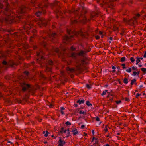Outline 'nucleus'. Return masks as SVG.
Returning a JSON list of instances; mask_svg holds the SVG:
<instances>
[{
	"instance_id": "nucleus-38",
	"label": "nucleus",
	"mask_w": 146,
	"mask_h": 146,
	"mask_svg": "<svg viewBox=\"0 0 146 146\" xmlns=\"http://www.w3.org/2000/svg\"><path fill=\"white\" fill-rule=\"evenodd\" d=\"M121 66H122V68L123 69L126 68V67L125 66V64L124 63L122 64Z\"/></svg>"
},
{
	"instance_id": "nucleus-5",
	"label": "nucleus",
	"mask_w": 146,
	"mask_h": 146,
	"mask_svg": "<svg viewBox=\"0 0 146 146\" xmlns=\"http://www.w3.org/2000/svg\"><path fill=\"white\" fill-rule=\"evenodd\" d=\"M140 17V14H137L130 20H128L125 18H124L123 21L128 24L133 26L137 23V20Z\"/></svg>"
},
{
	"instance_id": "nucleus-31",
	"label": "nucleus",
	"mask_w": 146,
	"mask_h": 146,
	"mask_svg": "<svg viewBox=\"0 0 146 146\" xmlns=\"http://www.w3.org/2000/svg\"><path fill=\"white\" fill-rule=\"evenodd\" d=\"M109 128L108 126L107 125H106L105 127L104 131L106 132H107L108 131V128Z\"/></svg>"
},
{
	"instance_id": "nucleus-56",
	"label": "nucleus",
	"mask_w": 146,
	"mask_h": 146,
	"mask_svg": "<svg viewBox=\"0 0 146 146\" xmlns=\"http://www.w3.org/2000/svg\"><path fill=\"white\" fill-rule=\"evenodd\" d=\"M95 37V38H96V39H98L100 38V36L98 35L96 36Z\"/></svg>"
},
{
	"instance_id": "nucleus-64",
	"label": "nucleus",
	"mask_w": 146,
	"mask_h": 146,
	"mask_svg": "<svg viewBox=\"0 0 146 146\" xmlns=\"http://www.w3.org/2000/svg\"><path fill=\"white\" fill-rule=\"evenodd\" d=\"M65 110V108L63 107H61V110Z\"/></svg>"
},
{
	"instance_id": "nucleus-16",
	"label": "nucleus",
	"mask_w": 146,
	"mask_h": 146,
	"mask_svg": "<svg viewBox=\"0 0 146 146\" xmlns=\"http://www.w3.org/2000/svg\"><path fill=\"white\" fill-rule=\"evenodd\" d=\"M17 64L13 60H10L8 63V65L12 66L14 65H17Z\"/></svg>"
},
{
	"instance_id": "nucleus-20",
	"label": "nucleus",
	"mask_w": 146,
	"mask_h": 146,
	"mask_svg": "<svg viewBox=\"0 0 146 146\" xmlns=\"http://www.w3.org/2000/svg\"><path fill=\"white\" fill-rule=\"evenodd\" d=\"M72 132H73V135H76L78 133V131L76 128H75L72 131Z\"/></svg>"
},
{
	"instance_id": "nucleus-55",
	"label": "nucleus",
	"mask_w": 146,
	"mask_h": 146,
	"mask_svg": "<svg viewBox=\"0 0 146 146\" xmlns=\"http://www.w3.org/2000/svg\"><path fill=\"white\" fill-rule=\"evenodd\" d=\"M109 39L110 40V41H109V42L110 43L111 42V41L113 40V38L111 37H110L109 38Z\"/></svg>"
},
{
	"instance_id": "nucleus-40",
	"label": "nucleus",
	"mask_w": 146,
	"mask_h": 146,
	"mask_svg": "<svg viewBox=\"0 0 146 146\" xmlns=\"http://www.w3.org/2000/svg\"><path fill=\"white\" fill-rule=\"evenodd\" d=\"M65 124L66 125H71V123L69 121L66 122Z\"/></svg>"
},
{
	"instance_id": "nucleus-48",
	"label": "nucleus",
	"mask_w": 146,
	"mask_h": 146,
	"mask_svg": "<svg viewBox=\"0 0 146 146\" xmlns=\"http://www.w3.org/2000/svg\"><path fill=\"white\" fill-rule=\"evenodd\" d=\"M132 69L133 70H135L136 71H138V69L135 68L134 66H133L132 67Z\"/></svg>"
},
{
	"instance_id": "nucleus-47",
	"label": "nucleus",
	"mask_w": 146,
	"mask_h": 146,
	"mask_svg": "<svg viewBox=\"0 0 146 146\" xmlns=\"http://www.w3.org/2000/svg\"><path fill=\"white\" fill-rule=\"evenodd\" d=\"M77 21L76 20H74L72 21V23L73 24H74L77 23Z\"/></svg>"
},
{
	"instance_id": "nucleus-46",
	"label": "nucleus",
	"mask_w": 146,
	"mask_h": 146,
	"mask_svg": "<svg viewBox=\"0 0 146 146\" xmlns=\"http://www.w3.org/2000/svg\"><path fill=\"white\" fill-rule=\"evenodd\" d=\"M67 134V135L66 137V138H68L69 136L70 135V131L68 132Z\"/></svg>"
},
{
	"instance_id": "nucleus-52",
	"label": "nucleus",
	"mask_w": 146,
	"mask_h": 146,
	"mask_svg": "<svg viewBox=\"0 0 146 146\" xmlns=\"http://www.w3.org/2000/svg\"><path fill=\"white\" fill-rule=\"evenodd\" d=\"M79 113L80 114H84L85 113V112H84V111H82V110H80L79 111Z\"/></svg>"
},
{
	"instance_id": "nucleus-22",
	"label": "nucleus",
	"mask_w": 146,
	"mask_h": 146,
	"mask_svg": "<svg viewBox=\"0 0 146 146\" xmlns=\"http://www.w3.org/2000/svg\"><path fill=\"white\" fill-rule=\"evenodd\" d=\"M81 62L80 64L82 65H83L85 64H87V62H86L85 59H83L81 60Z\"/></svg>"
},
{
	"instance_id": "nucleus-25",
	"label": "nucleus",
	"mask_w": 146,
	"mask_h": 146,
	"mask_svg": "<svg viewBox=\"0 0 146 146\" xmlns=\"http://www.w3.org/2000/svg\"><path fill=\"white\" fill-rule=\"evenodd\" d=\"M38 7L40 8H41L42 7L44 6L45 7H47V5H46L45 4H39L38 5Z\"/></svg>"
},
{
	"instance_id": "nucleus-57",
	"label": "nucleus",
	"mask_w": 146,
	"mask_h": 146,
	"mask_svg": "<svg viewBox=\"0 0 146 146\" xmlns=\"http://www.w3.org/2000/svg\"><path fill=\"white\" fill-rule=\"evenodd\" d=\"M133 74L134 76H135L136 75H137V72L135 71L133 72Z\"/></svg>"
},
{
	"instance_id": "nucleus-58",
	"label": "nucleus",
	"mask_w": 146,
	"mask_h": 146,
	"mask_svg": "<svg viewBox=\"0 0 146 146\" xmlns=\"http://www.w3.org/2000/svg\"><path fill=\"white\" fill-rule=\"evenodd\" d=\"M96 121H99L100 120V119L99 117H97L96 118Z\"/></svg>"
},
{
	"instance_id": "nucleus-12",
	"label": "nucleus",
	"mask_w": 146,
	"mask_h": 146,
	"mask_svg": "<svg viewBox=\"0 0 146 146\" xmlns=\"http://www.w3.org/2000/svg\"><path fill=\"white\" fill-rule=\"evenodd\" d=\"M26 10V7L24 5H22L20 8L19 12L20 13H23L25 12Z\"/></svg>"
},
{
	"instance_id": "nucleus-8",
	"label": "nucleus",
	"mask_w": 146,
	"mask_h": 146,
	"mask_svg": "<svg viewBox=\"0 0 146 146\" xmlns=\"http://www.w3.org/2000/svg\"><path fill=\"white\" fill-rule=\"evenodd\" d=\"M20 85L21 86V90L22 91H25L27 89L30 88L31 85L26 83L25 82L20 83Z\"/></svg>"
},
{
	"instance_id": "nucleus-14",
	"label": "nucleus",
	"mask_w": 146,
	"mask_h": 146,
	"mask_svg": "<svg viewBox=\"0 0 146 146\" xmlns=\"http://www.w3.org/2000/svg\"><path fill=\"white\" fill-rule=\"evenodd\" d=\"M59 138L60 139L58 141V146H64L66 143L65 141L64 140H62L61 137H60Z\"/></svg>"
},
{
	"instance_id": "nucleus-24",
	"label": "nucleus",
	"mask_w": 146,
	"mask_h": 146,
	"mask_svg": "<svg viewBox=\"0 0 146 146\" xmlns=\"http://www.w3.org/2000/svg\"><path fill=\"white\" fill-rule=\"evenodd\" d=\"M52 69L51 67L47 66L46 68V71L47 72H50Z\"/></svg>"
},
{
	"instance_id": "nucleus-63",
	"label": "nucleus",
	"mask_w": 146,
	"mask_h": 146,
	"mask_svg": "<svg viewBox=\"0 0 146 146\" xmlns=\"http://www.w3.org/2000/svg\"><path fill=\"white\" fill-rule=\"evenodd\" d=\"M125 100L126 101H129V99L127 98H125Z\"/></svg>"
},
{
	"instance_id": "nucleus-4",
	"label": "nucleus",
	"mask_w": 146,
	"mask_h": 146,
	"mask_svg": "<svg viewBox=\"0 0 146 146\" xmlns=\"http://www.w3.org/2000/svg\"><path fill=\"white\" fill-rule=\"evenodd\" d=\"M91 51V49H85L84 50H81L78 53L72 52L70 54V57H71L73 59L76 60V62L77 64L78 63V61L76 60L78 59V56L84 57L87 54V53Z\"/></svg>"
},
{
	"instance_id": "nucleus-19",
	"label": "nucleus",
	"mask_w": 146,
	"mask_h": 146,
	"mask_svg": "<svg viewBox=\"0 0 146 146\" xmlns=\"http://www.w3.org/2000/svg\"><path fill=\"white\" fill-rule=\"evenodd\" d=\"M98 16V14L96 13H92L90 16V20H91L93 18H95L96 17Z\"/></svg>"
},
{
	"instance_id": "nucleus-60",
	"label": "nucleus",
	"mask_w": 146,
	"mask_h": 146,
	"mask_svg": "<svg viewBox=\"0 0 146 146\" xmlns=\"http://www.w3.org/2000/svg\"><path fill=\"white\" fill-rule=\"evenodd\" d=\"M21 100H20V99H19L18 100V103H21Z\"/></svg>"
},
{
	"instance_id": "nucleus-30",
	"label": "nucleus",
	"mask_w": 146,
	"mask_h": 146,
	"mask_svg": "<svg viewBox=\"0 0 146 146\" xmlns=\"http://www.w3.org/2000/svg\"><path fill=\"white\" fill-rule=\"evenodd\" d=\"M136 65H137L138 63L140 62V58L139 57H137L136 58Z\"/></svg>"
},
{
	"instance_id": "nucleus-32",
	"label": "nucleus",
	"mask_w": 146,
	"mask_h": 146,
	"mask_svg": "<svg viewBox=\"0 0 146 146\" xmlns=\"http://www.w3.org/2000/svg\"><path fill=\"white\" fill-rule=\"evenodd\" d=\"M123 82L125 84H127L128 82L127 79V78H125L123 81Z\"/></svg>"
},
{
	"instance_id": "nucleus-54",
	"label": "nucleus",
	"mask_w": 146,
	"mask_h": 146,
	"mask_svg": "<svg viewBox=\"0 0 146 146\" xmlns=\"http://www.w3.org/2000/svg\"><path fill=\"white\" fill-rule=\"evenodd\" d=\"M24 73L25 74H26L27 75H28L29 74V72L27 71H25L24 72Z\"/></svg>"
},
{
	"instance_id": "nucleus-23",
	"label": "nucleus",
	"mask_w": 146,
	"mask_h": 146,
	"mask_svg": "<svg viewBox=\"0 0 146 146\" xmlns=\"http://www.w3.org/2000/svg\"><path fill=\"white\" fill-rule=\"evenodd\" d=\"M67 130H64V128L62 127L61 128V130L60 131V133L63 134V133H65L66 132Z\"/></svg>"
},
{
	"instance_id": "nucleus-9",
	"label": "nucleus",
	"mask_w": 146,
	"mask_h": 146,
	"mask_svg": "<svg viewBox=\"0 0 146 146\" xmlns=\"http://www.w3.org/2000/svg\"><path fill=\"white\" fill-rule=\"evenodd\" d=\"M49 36L53 42L56 41V40H57L56 38L57 37V35L56 33H52V34L49 35Z\"/></svg>"
},
{
	"instance_id": "nucleus-44",
	"label": "nucleus",
	"mask_w": 146,
	"mask_h": 146,
	"mask_svg": "<svg viewBox=\"0 0 146 146\" xmlns=\"http://www.w3.org/2000/svg\"><path fill=\"white\" fill-rule=\"evenodd\" d=\"M86 87L88 89H90L91 88V86L90 85L88 84H87L86 85Z\"/></svg>"
},
{
	"instance_id": "nucleus-27",
	"label": "nucleus",
	"mask_w": 146,
	"mask_h": 146,
	"mask_svg": "<svg viewBox=\"0 0 146 146\" xmlns=\"http://www.w3.org/2000/svg\"><path fill=\"white\" fill-rule=\"evenodd\" d=\"M42 12H40V11H38L37 12H36L35 14V15H36V16H37V17H39V16H40V15H41V13H42Z\"/></svg>"
},
{
	"instance_id": "nucleus-53",
	"label": "nucleus",
	"mask_w": 146,
	"mask_h": 146,
	"mask_svg": "<svg viewBox=\"0 0 146 146\" xmlns=\"http://www.w3.org/2000/svg\"><path fill=\"white\" fill-rule=\"evenodd\" d=\"M115 102L117 104H119L121 103V100H119V101H115Z\"/></svg>"
},
{
	"instance_id": "nucleus-15",
	"label": "nucleus",
	"mask_w": 146,
	"mask_h": 146,
	"mask_svg": "<svg viewBox=\"0 0 146 146\" xmlns=\"http://www.w3.org/2000/svg\"><path fill=\"white\" fill-rule=\"evenodd\" d=\"M40 52L39 53H37V55L38 56H41V59H44V57L43 55L44 54V53L43 52V50L42 49L40 50Z\"/></svg>"
},
{
	"instance_id": "nucleus-42",
	"label": "nucleus",
	"mask_w": 146,
	"mask_h": 146,
	"mask_svg": "<svg viewBox=\"0 0 146 146\" xmlns=\"http://www.w3.org/2000/svg\"><path fill=\"white\" fill-rule=\"evenodd\" d=\"M2 64L4 65H8V63H7V62L5 60L3 61L2 62Z\"/></svg>"
},
{
	"instance_id": "nucleus-62",
	"label": "nucleus",
	"mask_w": 146,
	"mask_h": 146,
	"mask_svg": "<svg viewBox=\"0 0 146 146\" xmlns=\"http://www.w3.org/2000/svg\"><path fill=\"white\" fill-rule=\"evenodd\" d=\"M85 127V125H82L81 126V128L82 129H83Z\"/></svg>"
},
{
	"instance_id": "nucleus-35",
	"label": "nucleus",
	"mask_w": 146,
	"mask_h": 146,
	"mask_svg": "<svg viewBox=\"0 0 146 146\" xmlns=\"http://www.w3.org/2000/svg\"><path fill=\"white\" fill-rule=\"evenodd\" d=\"M130 60L131 61L132 63L133 62H134L135 60V59L133 57H130Z\"/></svg>"
},
{
	"instance_id": "nucleus-37",
	"label": "nucleus",
	"mask_w": 146,
	"mask_h": 146,
	"mask_svg": "<svg viewBox=\"0 0 146 146\" xmlns=\"http://www.w3.org/2000/svg\"><path fill=\"white\" fill-rule=\"evenodd\" d=\"M48 63L49 65H52L53 64V62L51 60H49L48 61Z\"/></svg>"
},
{
	"instance_id": "nucleus-29",
	"label": "nucleus",
	"mask_w": 146,
	"mask_h": 146,
	"mask_svg": "<svg viewBox=\"0 0 146 146\" xmlns=\"http://www.w3.org/2000/svg\"><path fill=\"white\" fill-rule=\"evenodd\" d=\"M136 80L135 79H133L131 81V85H132L135 82V84H136Z\"/></svg>"
},
{
	"instance_id": "nucleus-36",
	"label": "nucleus",
	"mask_w": 146,
	"mask_h": 146,
	"mask_svg": "<svg viewBox=\"0 0 146 146\" xmlns=\"http://www.w3.org/2000/svg\"><path fill=\"white\" fill-rule=\"evenodd\" d=\"M141 70L144 73V74L146 73V68H141Z\"/></svg>"
},
{
	"instance_id": "nucleus-45",
	"label": "nucleus",
	"mask_w": 146,
	"mask_h": 146,
	"mask_svg": "<svg viewBox=\"0 0 146 146\" xmlns=\"http://www.w3.org/2000/svg\"><path fill=\"white\" fill-rule=\"evenodd\" d=\"M46 134H44V136L45 137H47L48 136V134H49V133L48 131H46Z\"/></svg>"
},
{
	"instance_id": "nucleus-59",
	"label": "nucleus",
	"mask_w": 146,
	"mask_h": 146,
	"mask_svg": "<svg viewBox=\"0 0 146 146\" xmlns=\"http://www.w3.org/2000/svg\"><path fill=\"white\" fill-rule=\"evenodd\" d=\"M145 11H144V10H142V11H141V13H140V15H142V14L143 13H145Z\"/></svg>"
},
{
	"instance_id": "nucleus-3",
	"label": "nucleus",
	"mask_w": 146,
	"mask_h": 146,
	"mask_svg": "<svg viewBox=\"0 0 146 146\" xmlns=\"http://www.w3.org/2000/svg\"><path fill=\"white\" fill-rule=\"evenodd\" d=\"M67 32L68 34V35H66L63 38V42L65 44H67L68 42L71 41L74 35H80L83 37L87 38L88 35L87 32H83L82 29L79 32H76L67 29Z\"/></svg>"
},
{
	"instance_id": "nucleus-18",
	"label": "nucleus",
	"mask_w": 146,
	"mask_h": 146,
	"mask_svg": "<svg viewBox=\"0 0 146 146\" xmlns=\"http://www.w3.org/2000/svg\"><path fill=\"white\" fill-rule=\"evenodd\" d=\"M37 32V31L36 30L34 29L32 31V32L33 34V36H31L30 39V40L31 42H32V38H33L34 36H36V33Z\"/></svg>"
},
{
	"instance_id": "nucleus-7",
	"label": "nucleus",
	"mask_w": 146,
	"mask_h": 146,
	"mask_svg": "<svg viewBox=\"0 0 146 146\" xmlns=\"http://www.w3.org/2000/svg\"><path fill=\"white\" fill-rule=\"evenodd\" d=\"M86 13V11L84 9H83L82 11L81 14L79 17L80 20L78 21H80L81 22L85 23L86 21V18L85 15H84Z\"/></svg>"
},
{
	"instance_id": "nucleus-28",
	"label": "nucleus",
	"mask_w": 146,
	"mask_h": 146,
	"mask_svg": "<svg viewBox=\"0 0 146 146\" xmlns=\"http://www.w3.org/2000/svg\"><path fill=\"white\" fill-rule=\"evenodd\" d=\"M118 26L116 25H114L113 26V29L115 31H116L118 30Z\"/></svg>"
},
{
	"instance_id": "nucleus-34",
	"label": "nucleus",
	"mask_w": 146,
	"mask_h": 146,
	"mask_svg": "<svg viewBox=\"0 0 146 146\" xmlns=\"http://www.w3.org/2000/svg\"><path fill=\"white\" fill-rule=\"evenodd\" d=\"M86 104L88 106H90L92 105V104L90 103L89 101H87Z\"/></svg>"
},
{
	"instance_id": "nucleus-49",
	"label": "nucleus",
	"mask_w": 146,
	"mask_h": 146,
	"mask_svg": "<svg viewBox=\"0 0 146 146\" xmlns=\"http://www.w3.org/2000/svg\"><path fill=\"white\" fill-rule=\"evenodd\" d=\"M125 33V31L124 30H122L121 32L120 33V35H123Z\"/></svg>"
},
{
	"instance_id": "nucleus-10",
	"label": "nucleus",
	"mask_w": 146,
	"mask_h": 146,
	"mask_svg": "<svg viewBox=\"0 0 146 146\" xmlns=\"http://www.w3.org/2000/svg\"><path fill=\"white\" fill-rule=\"evenodd\" d=\"M66 70L68 73H71L74 72L76 71V69L75 68H70L69 67L66 68Z\"/></svg>"
},
{
	"instance_id": "nucleus-1",
	"label": "nucleus",
	"mask_w": 146,
	"mask_h": 146,
	"mask_svg": "<svg viewBox=\"0 0 146 146\" xmlns=\"http://www.w3.org/2000/svg\"><path fill=\"white\" fill-rule=\"evenodd\" d=\"M3 4L0 3V13H3L6 16L5 18L0 19V25H1L2 23L4 22L6 23H18L22 17L20 15L15 16L13 11L9 9V5L7 4L6 8L4 11L2 12V8Z\"/></svg>"
},
{
	"instance_id": "nucleus-43",
	"label": "nucleus",
	"mask_w": 146,
	"mask_h": 146,
	"mask_svg": "<svg viewBox=\"0 0 146 146\" xmlns=\"http://www.w3.org/2000/svg\"><path fill=\"white\" fill-rule=\"evenodd\" d=\"M98 143H94L93 144V146H100Z\"/></svg>"
},
{
	"instance_id": "nucleus-21",
	"label": "nucleus",
	"mask_w": 146,
	"mask_h": 146,
	"mask_svg": "<svg viewBox=\"0 0 146 146\" xmlns=\"http://www.w3.org/2000/svg\"><path fill=\"white\" fill-rule=\"evenodd\" d=\"M85 102V100H78L76 102V103H77L79 104H83Z\"/></svg>"
},
{
	"instance_id": "nucleus-39",
	"label": "nucleus",
	"mask_w": 146,
	"mask_h": 146,
	"mask_svg": "<svg viewBox=\"0 0 146 146\" xmlns=\"http://www.w3.org/2000/svg\"><path fill=\"white\" fill-rule=\"evenodd\" d=\"M108 92V90H106L105 91H103L102 93L101 94V95L102 96H103L104 95H105L106 92Z\"/></svg>"
},
{
	"instance_id": "nucleus-2",
	"label": "nucleus",
	"mask_w": 146,
	"mask_h": 146,
	"mask_svg": "<svg viewBox=\"0 0 146 146\" xmlns=\"http://www.w3.org/2000/svg\"><path fill=\"white\" fill-rule=\"evenodd\" d=\"M27 20V21L25 22L23 26L24 29L26 31L30 29L31 26L33 25V23L34 22H37L38 21V25L41 27L46 26L50 21L49 20L45 19L43 18L37 19L35 17L32 16H29Z\"/></svg>"
},
{
	"instance_id": "nucleus-50",
	"label": "nucleus",
	"mask_w": 146,
	"mask_h": 146,
	"mask_svg": "<svg viewBox=\"0 0 146 146\" xmlns=\"http://www.w3.org/2000/svg\"><path fill=\"white\" fill-rule=\"evenodd\" d=\"M94 141L95 143H98V139L95 138Z\"/></svg>"
},
{
	"instance_id": "nucleus-41",
	"label": "nucleus",
	"mask_w": 146,
	"mask_h": 146,
	"mask_svg": "<svg viewBox=\"0 0 146 146\" xmlns=\"http://www.w3.org/2000/svg\"><path fill=\"white\" fill-rule=\"evenodd\" d=\"M126 71L127 72L130 73L131 71V68H130L129 69H127L126 70Z\"/></svg>"
},
{
	"instance_id": "nucleus-17",
	"label": "nucleus",
	"mask_w": 146,
	"mask_h": 146,
	"mask_svg": "<svg viewBox=\"0 0 146 146\" xmlns=\"http://www.w3.org/2000/svg\"><path fill=\"white\" fill-rule=\"evenodd\" d=\"M36 91V89L34 88L31 89L29 91V94L32 95H34Z\"/></svg>"
},
{
	"instance_id": "nucleus-6",
	"label": "nucleus",
	"mask_w": 146,
	"mask_h": 146,
	"mask_svg": "<svg viewBox=\"0 0 146 146\" xmlns=\"http://www.w3.org/2000/svg\"><path fill=\"white\" fill-rule=\"evenodd\" d=\"M60 3L58 1H55L54 3L52 4V5L56 9L55 12L56 13L57 17H58V15L62 16V14H64L60 10Z\"/></svg>"
},
{
	"instance_id": "nucleus-13",
	"label": "nucleus",
	"mask_w": 146,
	"mask_h": 146,
	"mask_svg": "<svg viewBox=\"0 0 146 146\" xmlns=\"http://www.w3.org/2000/svg\"><path fill=\"white\" fill-rule=\"evenodd\" d=\"M73 13H74L75 14H78V10H76V11H73L70 10H67L64 11V14H65L66 13L71 14Z\"/></svg>"
},
{
	"instance_id": "nucleus-11",
	"label": "nucleus",
	"mask_w": 146,
	"mask_h": 146,
	"mask_svg": "<svg viewBox=\"0 0 146 146\" xmlns=\"http://www.w3.org/2000/svg\"><path fill=\"white\" fill-rule=\"evenodd\" d=\"M82 65L81 64H78L76 66V68H75L76 69V71H78L80 72H82Z\"/></svg>"
},
{
	"instance_id": "nucleus-26",
	"label": "nucleus",
	"mask_w": 146,
	"mask_h": 146,
	"mask_svg": "<svg viewBox=\"0 0 146 146\" xmlns=\"http://www.w3.org/2000/svg\"><path fill=\"white\" fill-rule=\"evenodd\" d=\"M53 51L55 52L58 53L59 52L60 50L58 48H53Z\"/></svg>"
},
{
	"instance_id": "nucleus-61",
	"label": "nucleus",
	"mask_w": 146,
	"mask_h": 146,
	"mask_svg": "<svg viewBox=\"0 0 146 146\" xmlns=\"http://www.w3.org/2000/svg\"><path fill=\"white\" fill-rule=\"evenodd\" d=\"M40 75L43 78H45V77L44 76V75H43V74H42L41 73H40Z\"/></svg>"
},
{
	"instance_id": "nucleus-51",
	"label": "nucleus",
	"mask_w": 146,
	"mask_h": 146,
	"mask_svg": "<svg viewBox=\"0 0 146 146\" xmlns=\"http://www.w3.org/2000/svg\"><path fill=\"white\" fill-rule=\"evenodd\" d=\"M76 49V48H74L73 46H71L70 48L71 50L72 51H74Z\"/></svg>"
},
{
	"instance_id": "nucleus-33",
	"label": "nucleus",
	"mask_w": 146,
	"mask_h": 146,
	"mask_svg": "<svg viewBox=\"0 0 146 146\" xmlns=\"http://www.w3.org/2000/svg\"><path fill=\"white\" fill-rule=\"evenodd\" d=\"M126 58L125 57H122L120 60V61L121 62H124Z\"/></svg>"
}]
</instances>
